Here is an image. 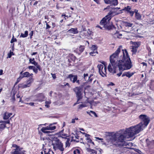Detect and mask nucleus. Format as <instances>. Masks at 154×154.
<instances>
[{
	"label": "nucleus",
	"mask_w": 154,
	"mask_h": 154,
	"mask_svg": "<svg viewBox=\"0 0 154 154\" xmlns=\"http://www.w3.org/2000/svg\"><path fill=\"white\" fill-rule=\"evenodd\" d=\"M139 118L142 121L141 122L136 125L127 128L126 130V133L130 136H134L139 133L146 127L149 123V119L147 116L141 115Z\"/></svg>",
	"instance_id": "1"
},
{
	"label": "nucleus",
	"mask_w": 154,
	"mask_h": 154,
	"mask_svg": "<svg viewBox=\"0 0 154 154\" xmlns=\"http://www.w3.org/2000/svg\"><path fill=\"white\" fill-rule=\"evenodd\" d=\"M123 56H120V59L118 61L117 66L119 70H128L132 66L128 53L126 49L122 50Z\"/></svg>",
	"instance_id": "2"
},
{
	"label": "nucleus",
	"mask_w": 154,
	"mask_h": 154,
	"mask_svg": "<svg viewBox=\"0 0 154 154\" xmlns=\"http://www.w3.org/2000/svg\"><path fill=\"white\" fill-rule=\"evenodd\" d=\"M127 129H126L124 132V135L117 133L107 136L106 138L108 142L114 145H119L121 144L119 143L123 142L125 138L133 137L134 136H130L126 133V132Z\"/></svg>",
	"instance_id": "3"
},
{
	"label": "nucleus",
	"mask_w": 154,
	"mask_h": 154,
	"mask_svg": "<svg viewBox=\"0 0 154 154\" xmlns=\"http://www.w3.org/2000/svg\"><path fill=\"white\" fill-rule=\"evenodd\" d=\"M48 145L50 146L51 145L52 146L54 150H59L62 152V153L64 150L63 143L57 137H54L52 140H49Z\"/></svg>",
	"instance_id": "4"
},
{
	"label": "nucleus",
	"mask_w": 154,
	"mask_h": 154,
	"mask_svg": "<svg viewBox=\"0 0 154 154\" xmlns=\"http://www.w3.org/2000/svg\"><path fill=\"white\" fill-rule=\"evenodd\" d=\"M112 11L109 12L107 15L101 20L100 22V25L103 26L104 28L107 29H110L109 21L112 17Z\"/></svg>",
	"instance_id": "5"
},
{
	"label": "nucleus",
	"mask_w": 154,
	"mask_h": 154,
	"mask_svg": "<svg viewBox=\"0 0 154 154\" xmlns=\"http://www.w3.org/2000/svg\"><path fill=\"white\" fill-rule=\"evenodd\" d=\"M122 48V46H119L116 51L110 56V61L111 63L116 64L118 55L120 52Z\"/></svg>",
	"instance_id": "6"
},
{
	"label": "nucleus",
	"mask_w": 154,
	"mask_h": 154,
	"mask_svg": "<svg viewBox=\"0 0 154 154\" xmlns=\"http://www.w3.org/2000/svg\"><path fill=\"white\" fill-rule=\"evenodd\" d=\"M73 90L75 93L76 96L78 98L77 103L74 104V105H75L76 104H78L79 103H78V102L79 100L82 98V91L81 88L80 87H76L73 89Z\"/></svg>",
	"instance_id": "7"
},
{
	"label": "nucleus",
	"mask_w": 154,
	"mask_h": 154,
	"mask_svg": "<svg viewBox=\"0 0 154 154\" xmlns=\"http://www.w3.org/2000/svg\"><path fill=\"white\" fill-rule=\"evenodd\" d=\"M14 149H13L12 153L13 154H25V151L22 150V147H20L15 144H13L12 145Z\"/></svg>",
	"instance_id": "8"
},
{
	"label": "nucleus",
	"mask_w": 154,
	"mask_h": 154,
	"mask_svg": "<svg viewBox=\"0 0 154 154\" xmlns=\"http://www.w3.org/2000/svg\"><path fill=\"white\" fill-rule=\"evenodd\" d=\"M97 68L99 70V72L100 75L103 77L106 76V67L103 65L100 64L97 66Z\"/></svg>",
	"instance_id": "9"
},
{
	"label": "nucleus",
	"mask_w": 154,
	"mask_h": 154,
	"mask_svg": "<svg viewBox=\"0 0 154 154\" xmlns=\"http://www.w3.org/2000/svg\"><path fill=\"white\" fill-rule=\"evenodd\" d=\"M116 64H112L110 63L108 66V70L112 74H115L116 72Z\"/></svg>",
	"instance_id": "10"
},
{
	"label": "nucleus",
	"mask_w": 154,
	"mask_h": 154,
	"mask_svg": "<svg viewBox=\"0 0 154 154\" xmlns=\"http://www.w3.org/2000/svg\"><path fill=\"white\" fill-rule=\"evenodd\" d=\"M68 78L72 83L76 82L78 85L80 84L79 80H77V76L76 75H74L72 74H70L69 75Z\"/></svg>",
	"instance_id": "11"
},
{
	"label": "nucleus",
	"mask_w": 154,
	"mask_h": 154,
	"mask_svg": "<svg viewBox=\"0 0 154 154\" xmlns=\"http://www.w3.org/2000/svg\"><path fill=\"white\" fill-rule=\"evenodd\" d=\"M104 2L111 5L116 6L118 5V0H104Z\"/></svg>",
	"instance_id": "12"
},
{
	"label": "nucleus",
	"mask_w": 154,
	"mask_h": 154,
	"mask_svg": "<svg viewBox=\"0 0 154 154\" xmlns=\"http://www.w3.org/2000/svg\"><path fill=\"white\" fill-rule=\"evenodd\" d=\"M54 152L50 148L43 147V150L41 152V154H54Z\"/></svg>",
	"instance_id": "13"
},
{
	"label": "nucleus",
	"mask_w": 154,
	"mask_h": 154,
	"mask_svg": "<svg viewBox=\"0 0 154 154\" xmlns=\"http://www.w3.org/2000/svg\"><path fill=\"white\" fill-rule=\"evenodd\" d=\"M85 140L87 141L88 144L89 146H92L94 145V143L92 142L91 140L90 136L88 134H85Z\"/></svg>",
	"instance_id": "14"
},
{
	"label": "nucleus",
	"mask_w": 154,
	"mask_h": 154,
	"mask_svg": "<svg viewBox=\"0 0 154 154\" xmlns=\"http://www.w3.org/2000/svg\"><path fill=\"white\" fill-rule=\"evenodd\" d=\"M134 72H131L129 71L127 72H125L123 73L122 75V77H123L125 76L128 78H130L134 74Z\"/></svg>",
	"instance_id": "15"
},
{
	"label": "nucleus",
	"mask_w": 154,
	"mask_h": 154,
	"mask_svg": "<svg viewBox=\"0 0 154 154\" xmlns=\"http://www.w3.org/2000/svg\"><path fill=\"white\" fill-rule=\"evenodd\" d=\"M124 25L127 28L131 29L133 26V24L127 22H125L124 23Z\"/></svg>",
	"instance_id": "16"
},
{
	"label": "nucleus",
	"mask_w": 154,
	"mask_h": 154,
	"mask_svg": "<svg viewBox=\"0 0 154 154\" xmlns=\"http://www.w3.org/2000/svg\"><path fill=\"white\" fill-rule=\"evenodd\" d=\"M89 77H90L88 81V82H91L93 80H94L93 84L95 83L96 82L95 76L93 74H91L90 75V76Z\"/></svg>",
	"instance_id": "17"
},
{
	"label": "nucleus",
	"mask_w": 154,
	"mask_h": 154,
	"mask_svg": "<svg viewBox=\"0 0 154 154\" xmlns=\"http://www.w3.org/2000/svg\"><path fill=\"white\" fill-rule=\"evenodd\" d=\"M84 46H81L79 48L75 50L74 51L75 52H78L79 54L84 51Z\"/></svg>",
	"instance_id": "18"
},
{
	"label": "nucleus",
	"mask_w": 154,
	"mask_h": 154,
	"mask_svg": "<svg viewBox=\"0 0 154 154\" xmlns=\"http://www.w3.org/2000/svg\"><path fill=\"white\" fill-rule=\"evenodd\" d=\"M68 32L73 34H76L78 33V31L77 28H72L69 29Z\"/></svg>",
	"instance_id": "19"
},
{
	"label": "nucleus",
	"mask_w": 154,
	"mask_h": 154,
	"mask_svg": "<svg viewBox=\"0 0 154 154\" xmlns=\"http://www.w3.org/2000/svg\"><path fill=\"white\" fill-rule=\"evenodd\" d=\"M12 114L11 113H8L7 112H5L4 116V119H8L11 115Z\"/></svg>",
	"instance_id": "20"
},
{
	"label": "nucleus",
	"mask_w": 154,
	"mask_h": 154,
	"mask_svg": "<svg viewBox=\"0 0 154 154\" xmlns=\"http://www.w3.org/2000/svg\"><path fill=\"white\" fill-rule=\"evenodd\" d=\"M33 79L32 78V76L31 77H30L29 79L27 80L26 84L28 86V87H29L30 86L31 84L33 82Z\"/></svg>",
	"instance_id": "21"
},
{
	"label": "nucleus",
	"mask_w": 154,
	"mask_h": 154,
	"mask_svg": "<svg viewBox=\"0 0 154 154\" xmlns=\"http://www.w3.org/2000/svg\"><path fill=\"white\" fill-rule=\"evenodd\" d=\"M87 150L88 152V154H96L97 151L93 149L90 148H87Z\"/></svg>",
	"instance_id": "22"
},
{
	"label": "nucleus",
	"mask_w": 154,
	"mask_h": 154,
	"mask_svg": "<svg viewBox=\"0 0 154 154\" xmlns=\"http://www.w3.org/2000/svg\"><path fill=\"white\" fill-rule=\"evenodd\" d=\"M134 12L135 13V17L138 20H140L141 17L140 14L138 13V10H135Z\"/></svg>",
	"instance_id": "23"
},
{
	"label": "nucleus",
	"mask_w": 154,
	"mask_h": 154,
	"mask_svg": "<svg viewBox=\"0 0 154 154\" xmlns=\"http://www.w3.org/2000/svg\"><path fill=\"white\" fill-rule=\"evenodd\" d=\"M38 98V100L39 101H42L43 100V99H45V96L44 95L42 94H39Z\"/></svg>",
	"instance_id": "24"
},
{
	"label": "nucleus",
	"mask_w": 154,
	"mask_h": 154,
	"mask_svg": "<svg viewBox=\"0 0 154 154\" xmlns=\"http://www.w3.org/2000/svg\"><path fill=\"white\" fill-rule=\"evenodd\" d=\"M73 152L74 154H81V150L80 149L75 148L73 149Z\"/></svg>",
	"instance_id": "25"
},
{
	"label": "nucleus",
	"mask_w": 154,
	"mask_h": 154,
	"mask_svg": "<svg viewBox=\"0 0 154 154\" xmlns=\"http://www.w3.org/2000/svg\"><path fill=\"white\" fill-rule=\"evenodd\" d=\"M57 123L55 122L53 123L50 124L49 125L50 130H55L56 127L55 126H54L53 125H54L55 124Z\"/></svg>",
	"instance_id": "26"
},
{
	"label": "nucleus",
	"mask_w": 154,
	"mask_h": 154,
	"mask_svg": "<svg viewBox=\"0 0 154 154\" xmlns=\"http://www.w3.org/2000/svg\"><path fill=\"white\" fill-rule=\"evenodd\" d=\"M87 113L90 115L91 116H94L97 117V115L96 113L92 111H91L89 112H87Z\"/></svg>",
	"instance_id": "27"
},
{
	"label": "nucleus",
	"mask_w": 154,
	"mask_h": 154,
	"mask_svg": "<svg viewBox=\"0 0 154 154\" xmlns=\"http://www.w3.org/2000/svg\"><path fill=\"white\" fill-rule=\"evenodd\" d=\"M84 79L85 81H88L89 79L90 75L88 73H85L83 75Z\"/></svg>",
	"instance_id": "28"
},
{
	"label": "nucleus",
	"mask_w": 154,
	"mask_h": 154,
	"mask_svg": "<svg viewBox=\"0 0 154 154\" xmlns=\"http://www.w3.org/2000/svg\"><path fill=\"white\" fill-rule=\"evenodd\" d=\"M28 35V31H26L25 32L24 34L21 33L20 36V37L22 38H25Z\"/></svg>",
	"instance_id": "29"
},
{
	"label": "nucleus",
	"mask_w": 154,
	"mask_h": 154,
	"mask_svg": "<svg viewBox=\"0 0 154 154\" xmlns=\"http://www.w3.org/2000/svg\"><path fill=\"white\" fill-rule=\"evenodd\" d=\"M140 45V42H134L133 43V45L132 46L138 48Z\"/></svg>",
	"instance_id": "30"
},
{
	"label": "nucleus",
	"mask_w": 154,
	"mask_h": 154,
	"mask_svg": "<svg viewBox=\"0 0 154 154\" xmlns=\"http://www.w3.org/2000/svg\"><path fill=\"white\" fill-rule=\"evenodd\" d=\"M23 75L22 76V77L23 78L25 77H29V73L28 72H26L24 73L23 74Z\"/></svg>",
	"instance_id": "31"
},
{
	"label": "nucleus",
	"mask_w": 154,
	"mask_h": 154,
	"mask_svg": "<svg viewBox=\"0 0 154 154\" xmlns=\"http://www.w3.org/2000/svg\"><path fill=\"white\" fill-rule=\"evenodd\" d=\"M131 10V8L130 6H128L127 7H125L122 10L124 11H127V12H130Z\"/></svg>",
	"instance_id": "32"
},
{
	"label": "nucleus",
	"mask_w": 154,
	"mask_h": 154,
	"mask_svg": "<svg viewBox=\"0 0 154 154\" xmlns=\"http://www.w3.org/2000/svg\"><path fill=\"white\" fill-rule=\"evenodd\" d=\"M51 101L50 100L48 101H46L45 102V106L47 108L50 107V104L51 103Z\"/></svg>",
	"instance_id": "33"
},
{
	"label": "nucleus",
	"mask_w": 154,
	"mask_h": 154,
	"mask_svg": "<svg viewBox=\"0 0 154 154\" xmlns=\"http://www.w3.org/2000/svg\"><path fill=\"white\" fill-rule=\"evenodd\" d=\"M19 86L20 88H25L27 87H28V86L26 84H19Z\"/></svg>",
	"instance_id": "34"
},
{
	"label": "nucleus",
	"mask_w": 154,
	"mask_h": 154,
	"mask_svg": "<svg viewBox=\"0 0 154 154\" xmlns=\"http://www.w3.org/2000/svg\"><path fill=\"white\" fill-rule=\"evenodd\" d=\"M86 106H87V105L85 104H81L79 105L78 106V108L79 109H82L83 108L85 107H86Z\"/></svg>",
	"instance_id": "35"
},
{
	"label": "nucleus",
	"mask_w": 154,
	"mask_h": 154,
	"mask_svg": "<svg viewBox=\"0 0 154 154\" xmlns=\"http://www.w3.org/2000/svg\"><path fill=\"white\" fill-rule=\"evenodd\" d=\"M91 48L93 51H97V47L95 45H93Z\"/></svg>",
	"instance_id": "36"
},
{
	"label": "nucleus",
	"mask_w": 154,
	"mask_h": 154,
	"mask_svg": "<svg viewBox=\"0 0 154 154\" xmlns=\"http://www.w3.org/2000/svg\"><path fill=\"white\" fill-rule=\"evenodd\" d=\"M29 62L32 64L34 65L35 64V63H36V62L34 58H30L29 59Z\"/></svg>",
	"instance_id": "37"
},
{
	"label": "nucleus",
	"mask_w": 154,
	"mask_h": 154,
	"mask_svg": "<svg viewBox=\"0 0 154 154\" xmlns=\"http://www.w3.org/2000/svg\"><path fill=\"white\" fill-rule=\"evenodd\" d=\"M36 67L37 69H38L39 70L41 71V68L40 66L38 64V63L37 62L35 63V64L34 65Z\"/></svg>",
	"instance_id": "38"
},
{
	"label": "nucleus",
	"mask_w": 154,
	"mask_h": 154,
	"mask_svg": "<svg viewBox=\"0 0 154 154\" xmlns=\"http://www.w3.org/2000/svg\"><path fill=\"white\" fill-rule=\"evenodd\" d=\"M132 47V50L131 51L133 52V54H135L136 53L137 51V48L133 47V46Z\"/></svg>",
	"instance_id": "39"
},
{
	"label": "nucleus",
	"mask_w": 154,
	"mask_h": 154,
	"mask_svg": "<svg viewBox=\"0 0 154 154\" xmlns=\"http://www.w3.org/2000/svg\"><path fill=\"white\" fill-rule=\"evenodd\" d=\"M45 130H50L49 125L45 127H43L41 129V131H44Z\"/></svg>",
	"instance_id": "40"
},
{
	"label": "nucleus",
	"mask_w": 154,
	"mask_h": 154,
	"mask_svg": "<svg viewBox=\"0 0 154 154\" xmlns=\"http://www.w3.org/2000/svg\"><path fill=\"white\" fill-rule=\"evenodd\" d=\"M97 53H98L97 51H93V52H90V54L92 56H95L96 55V54Z\"/></svg>",
	"instance_id": "41"
},
{
	"label": "nucleus",
	"mask_w": 154,
	"mask_h": 154,
	"mask_svg": "<svg viewBox=\"0 0 154 154\" xmlns=\"http://www.w3.org/2000/svg\"><path fill=\"white\" fill-rule=\"evenodd\" d=\"M5 127V125L3 124H0V131H2Z\"/></svg>",
	"instance_id": "42"
},
{
	"label": "nucleus",
	"mask_w": 154,
	"mask_h": 154,
	"mask_svg": "<svg viewBox=\"0 0 154 154\" xmlns=\"http://www.w3.org/2000/svg\"><path fill=\"white\" fill-rule=\"evenodd\" d=\"M17 41V39L16 38H14V36H13L11 41V43H12L14 42H16Z\"/></svg>",
	"instance_id": "43"
},
{
	"label": "nucleus",
	"mask_w": 154,
	"mask_h": 154,
	"mask_svg": "<svg viewBox=\"0 0 154 154\" xmlns=\"http://www.w3.org/2000/svg\"><path fill=\"white\" fill-rule=\"evenodd\" d=\"M79 136L74 135V136H72V138L73 140H75L76 139H78L79 138Z\"/></svg>",
	"instance_id": "44"
},
{
	"label": "nucleus",
	"mask_w": 154,
	"mask_h": 154,
	"mask_svg": "<svg viewBox=\"0 0 154 154\" xmlns=\"http://www.w3.org/2000/svg\"><path fill=\"white\" fill-rule=\"evenodd\" d=\"M22 78H23L22 76L21 75H20L19 77L17 79L16 83L19 82Z\"/></svg>",
	"instance_id": "45"
},
{
	"label": "nucleus",
	"mask_w": 154,
	"mask_h": 154,
	"mask_svg": "<svg viewBox=\"0 0 154 154\" xmlns=\"http://www.w3.org/2000/svg\"><path fill=\"white\" fill-rule=\"evenodd\" d=\"M115 35L116 36L117 38H121V36H122V35L121 34H119L118 33H116V34H115Z\"/></svg>",
	"instance_id": "46"
},
{
	"label": "nucleus",
	"mask_w": 154,
	"mask_h": 154,
	"mask_svg": "<svg viewBox=\"0 0 154 154\" xmlns=\"http://www.w3.org/2000/svg\"><path fill=\"white\" fill-rule=\"evenodd\" d=\"M33 70L35 73H37L38 72V69L35 66H34Z\"/></svg>",
	"instance_id": "47"
},
{
	"label": "nucleus",
	"mask_w": 154,
	"mask_h": 154,
	"mask_svg": "<svg viewBox=\"0 0 154 154\" xmlns=\"http://www.w3.org/2000/svg\"><path fill=\"white\" fill-rule=\"evenodd\" d=\"M33 31H32L29 33V35L30 36V38L31 39L32 38V37L33 35Z\"/></svg>",
	"instance_id": "48"
},
{
	"label": "nucleus",
	"mask_w": 154,
	"mask_h": 154,
	"mask_svg": "<svg viewBox=\"0 0 154 154\" xmlns=\"http://www.w3.org/2000/svg\"><path fill=\"white\" fill-rule=\"evenodd\" d=\"M78 118H75L74 119H72V120L71 122L73 123H75V120H78Z\"/></svg>",
	"instance_id": "49"
},
{
	"label": "nucleus",
	"mask_w": 154,
	"mask_h": 154,
	"mask_svg": "<svg viewBox=\"0 0 154 154\" xmlns=\"http://www.w3.org/2000/svg\"><path fill=\"white\" fill-rule=\"evenodd\" d=\"M71 59L72 60H75V57L73 54H71Z\"/></svg>",
	"instance_id": "50"
},
{
	"label": "nucleus",
	"mask_w": 154,
	"mask_h": 154,
	"mask_svg": "<svg viewBox=\"0 0 154 154\" xmlns=\"http://www.w3.org/2000/svg\"><path fill=\"white\" fill-rule=\"evenodd\" d=\"M70 145V143L69 142V141L67 140L66 143V147H67L68 146H69Z\"/></svg>",
	"instance_id": "51"
},
{
	"label": "nucleus",
	"mask_w": 154,
	"mask_h": 154,
	"mask_svg": "<svg viewBox=\"0 0 154 154\" xmlns=\"http://www.w3.org/2000/svg\"><path fill=\"white\" fill-rule=\"evenodd\" d=\"M129 13L130 15L131 16H133V15L134 13V11H130V12H129Z\"/></svg>",
	"instance_id": "52"
},
{
	"label": "nucleus",
	"mask_w": 154,
	"mask_h": 154,
	"mask_svg": "<svg viewBox=\"0 0 154 154\" xmlns=\"http://www.w3.org/2000/svg\"><path fill=\"white\" fill-rule=\"evenodd\" d=\"M51 75L52 76V77L54 79H55L56 78V76L55 74L53 73H51Z\"/></svg>",
	"instance_id": "53"
},
{
	"label": "nucleus",
	"mask_w": 154,
	"mask_h": 154,
	"mask_svg": "<svg viewBox=\"0 0 154 154\" xmlns=\"http://www.w3.org/2000/svg\"><path fill=\"white\" fill-rule=\"evenodd\" d=\"M46 29H49L51 27L47 23L46 24Z\"/></svg>",
	"instance_id": "54"
},
{
	"label": "nucleus",
	"mask_w": 154,
	"mask_h": 154,
	"mask_svg": "<svg viewBox=\"0 0 154 154\" xmlns=\"http://www.w3.org/2000/svg\"><path fill=\"white\" fill-rule=\"evenodd\" d=\"M141 64H142L143 66H145L146 67L147 66V64L146 63L143 62L141 63Z\"/></svg>",
	"instance_id": "55"
},
{
	"label": "nucleus",
	"mask_w": 154,
	"mask_h": 154,
	"mask_svg": "<svg viewBox=\"0 0 154 154\" xmlns=\"http://www.w3.org/2000/svg\"><path fill=\"white\" fill-rule=\"evenodd\" d=\"M2 122L6 124H9L10 123V121L9 120L5 121Z\"/></svg>",
	"instance_id": "56"
},
{
	"label": "nucleus",
	"mask_w": 154,
	"mask_h": 154,
	"mask_svg": "<svg viewBox=\"0 0 154 154\" xmlns=\"http://www.w3.org/2000/svg\"><path fill=\"white\" fill-rule=\"evenodd\" d=\"M34 66H28V68L29 69H32L33 70V69Z\"/></svg>",
	"instance_id": "57"
},
{
	"label": "nucleus",
	"mask_w": 154,
	"mask_h": 154,
	"mask_svg": "<svg viewBox=\"0 0 154 154\" xmlns=\"http://www.w3.org/2000/svg\"><path fill=\"white\" fill-rule=\"evenodd\" d=\"M26 104H29L31 106H33L34 105V103H27Z\"/></svg>",
	"instance_id": "58"
},
{
	"label": "nucleus",
	"mask_w": 154,
	"mask_h": 154,
	"mask_svg": "<svg viewBox=\"0 0 154 154\" xmlns=\"http://www.w3.org/2000/svg\"><path fill=\"white\" fill-rule=\"evenodd\" d=\"M42 131L43 133H49L50 132V131H48L47 130H45L44 131Z\"/></svg>",
	"instance_id": "59"
},
{
	"label": "nucleus",
	"mask_w": 154,
	"mask_h": 154,
	"mask_svg": "<svg viewBox=\"0 0 154 154\" xmlns=\"http://www.w3.org/2000/svg\"><path fill=\"white\" fill-rule=\"evenodd\" d=\"M122 72H120L119 73H117V75L119 77L120 76V75L122 74Z\"/></svg>",
	"instance_id": "60"
},
{
	"label": "nucleus",
	"mask_w": 154,
	"mask_h": 154,
	"mask_svg": "<svg viewBox=\"0 0 154 154\" xmlns=\"http://www.w3.org/2000/svg\"><path fill=\"white\" fill-rule=\"evenodd\" d=\"M3 74V70L2 69L0 70V75Z\"/></svg>",
	"instance_id": "61"
},
{
	"label": "nucleus",
	"mask_w": 154,
	"mask_h": 154,
	"mask_svg": "<svg viewBox=\"0 0 154 154\" xmlns=\"http://www.w3.org/2000/svg\"><path fill=\"white\" fill-rule=\"evenodd\" d=\"M64 16L65 17H68V16L66 15V14L64 13H63V14L62 15V17Z\"/></svg>",
	"instance_id": "62"
},
{
	"label": "nucleus",
	"mask_w": 154,
	"mask_h": 154,
	"mask_svg": "<svg viewBox=\"0 0 154 154\" xmlns=\"http://www.w3.org/2000/svg\"><path fill=\"white\" fill-rule=\"evenodd\" d=\"M11 54H8V57H7V58H10L11 57Z\"/></svg>",
	"instance_id": "63"
},
{
	"label": "nucleus",
	"mask_w": 154,
	"mask_h": 154,
	"mask_svg": "<svg viewBox=\"0 0 154 154\" xmlns=\"http://www.w3.org/2000/svg\"><path fill=\"white\" fill-rule=\"evenodd\" d=\"M37 53L36 52H33L32 54H31V55H35V54H37Z\"/></svg>",
	"instance_id": "64"
}]
</instances>
